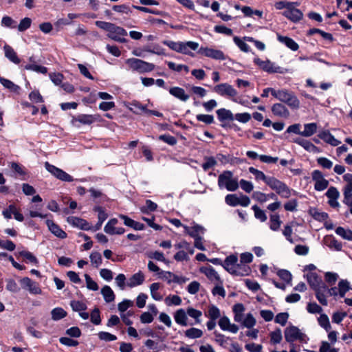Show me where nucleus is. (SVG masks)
I'll list each match as a JSON object with an SVG mask.
<instances>
[{
	"mask_svg": "<svg viewBox=\"0 0 352 352\" xmlns=\"http://www.w3.org/2000/svg\"><path fill=\"white\" fill-rule=\"evenodd\" d=\"M239 185H240L241 188L246 192L250 193L253 190L254 186L251 182L241 179Z\"/></svg>",
	"mask_w": 352,
	"mask_h": 352,
	"instance_id": "69168bd1",
	"label": "nucleus"
},
{
	"mask_svg": "<svg viewBox=\"0 0 352 352\" xmlns=\"http://www.w3.org/2000/svg\"><path fill=\"white\" fill-rule=\"evenodd\" d=\"M67 221L72 226L79 228L81 230H89L92 228L86 220L79 217L71 216L67 217Z\"/></svg>",
	"mask_w": 352,
	"mask_h": 352,
	"instance_id": "aec40b11",
	"label": "nucleus"
},
{
	"mask_svg": "<svg viewBox=\"0 0 352 352\" xmlns=\"http://www.w3.org/2000/svg\"><path fill=\"white\" fill-rule=\"evenodd\" d=\"M198 53L214 60H224L226 59V56L221 50L214 48L201 47Z\"/></svg>",
	"mask_w": 352,
	"mask_h": 352,
	"instance_id": "9b49d317",
	"label": "nucleus"
},
{
	"mask_svg": "<svg viewBox=\"0 0 352 352\" xmlns=\"http://www.w3.org/2000/svg\"><path fill=\"white\" fill-rule=\"evenodd\" d=\"M324 244L331 250L340 251L342 245L341 243L332 236H326L324 239Z\"/></svg>",
	"mask_w": 352,
	"mask_h": 352,
	"instance_id": "7c9ffc66",
	"label": "nucleus"
},
{
	"mask_svg": "<svg viewBox=\"0 0 352 352\" xmlns=\"http://www.w3.org/2000/svg\"><path fill=\"white\" fill-rule=\"evenodd\" d=\"M169 93L183 102H186L189 99V96L186 94L184 89L179 87L170 88Z\"/></svg>",
	"mask_w": 352,
	"mask_h": 352,
	"instance_id": "bb28decb",
	"label": "nucleus"
},
{
	"mask_svg": "<svg viewBox=\"0 0 352 352\" xmlns=\"http://www.w3.org/2000/svg\"><path fill=\"white\" fill-rule=\"evenodd\" d=\"M254 62L261 69L268 73L285 74L288 72L287 69L276 65L270 60H262L259 58H255Z\"/></svg>",
	"mask_w": 352,
	"mask_h": 352,
	"instance_id": "423d86ee",
	"label": "nucleus"
},
{
	"mask_svg": "<svg viewBox=\"0 0 352 352\" xmlns=\"http://www.w3.org/2000/svg\"><path fill=\"white\" fill-rule=\"evenodd\" d=\"M267 186L282 197L288 198L291 195V189L285 183L274 177L267 181Z\"/></svg>",
	"mask_w": 352,
	"mask_h": 352,
	"instance_id": "39448f33",
	"label": "nucleus"
},
{
	"mask_svg": "<svg viewBox=\"0 0 352 352\" xmlns=\"http://www.w3.org/2000/svg\"><path fill=\"white\" fill-rule=\"evenodd\" d=\"M217 164V161L214 157H205L204 162L202 164L203 169L206 171Z\"/></svg>",
	"mask_w": 352,
	"mask_h": 352,
	"instance_id": "13d9d810",
	"label": "nucleus"
},
{
	"mask_svg": "<svg viewBox=\"0 0 352 352\" xmlns=\"http://www.w3.org/2000/svg\"><path fill=\"white\" fill-rule=\"evenodd\" d=\"M351 289L349 282L346 280H341L338 283V294L340 297H344L346 293Z\"/></svg>",
	"mask_w": 352,
	"mask_h": 352,
	"instance_id": "37998d69",
	"label": "nucleus"
},
{
	"mask_svg": "<svg viewBox=\"0 0 352 352\" xmlns=\"http://www.w3.org/2000/svg\"><path fill=\"white\" fill-rule=\"evenodd\" d=\"M218 186L219 188H226L228 191H235L239 188L237 178L234 177L230 170H224L218 177Z\"/></svg>",
	"mask_w": 352,
	"mask_h": 352,
	"instance_id": "7ed1b4c3",
	"label": "nucleus"
},
{
	"mask_svg": "<svg viewBox=\"0 0 352 352\" xmlns=\"http://www.w3.org/2000/svg\"><path fill=\"white\" fill-rule=\"evenodd\" d=\"M218 324L223 331H228L233 333H236L239 331L238 326L234 324H232L227 316L221 317L219 319Z\"/></svg>",
	"mask_w": 352,
	"mask_h": 352,
	"instance_id": "412c9836",
	"label": "nucleus"
},
{
	"mask_svg": "<svg viewBox=\"0 0 352 352\" xmlns=\"http://www.w3.org/2000/svg\"><path fill=\"white\" fill-rule=\"evenodd\" d=\"M272 113L277 117L287 118L290 113L288 109L282 103H276L272 107Z\"/></svg>",
	"mask_w": 352,
	"mask_h": 352,
	"instance_id": "5701e85b",
	"label": "nucleus"
},
{
	"mask_svg": "<svg viewBox=\"0 0 352 352\" xmlns=\"http://www.w3.org/2000/svg\"><path fill=\"white\" fill-rule=\"evenodd\" d=\"M52 318L54 320H59L67 316V312L60 307H56L51 311Z\"/></svg>",
	"mask_w": 352,
	"mask_h": 352,
	"instance_id": "de8ad7c7",
	"label": "nucleus"
},
{
	"mask_svg": "<svg viewBox=\"0 0 352 352\" xmlns=\"http://www.w3.org/2000/svg\"><path fill=\"white\" fill-rule=\"evenodd\" d=\"M101 294H102L104 299L107 302H111L115 300L114 292L108 285H105L102 288Z\"/></svg>",
	"mask_w": 352,
	"mask_h": 352,
	"instance_id": "f704fd0d",
	"label": "nucleus"
},
{
	"mask_svg": "<svg viewBox=\"0 0 352 352\" xmlns=\"http://www.w3.org/2000/svg\"><path fill=\"white\" fill-rule=\"evenodd\" d=\"M96 120L94 116L80 114L74 118V122H78L83 124H91Z\"/></svg>",
	"mask_w": 352,
	"mask_h": 352,
	"instance_id": "e433bc0d",
	"label": "nucleus"
},
{
	"mask_svg": "<svg viewBox=\"0 0 352 352\" xmlns=\"http://www.w3.org/2000/svg\"><path fill=\"white\" fill-rule=\"evenodd\" d=\"M325 195L329 199L328 204L331 207L338 208L340 206V204L338 201V199L340 197V192L336 187H330L326 192Z\"/></svg>",
	"mask_w": 352,
	"mask_h": 352,
	"instance_id": "a211bd4d",
	"label": "nucleus"
},
{
	"mask_svg": "<svg viewBox=\"0 0 352 352\" xmlns=\"http://www.w3.org/2000/svg\"><path fill=\"white\" fill-rule=\"evenodd\" d=\"M174 319L175 322L182 326H187V313L183 309L177 310L174 314Z\"/></svg>",
	"mask_w": 352,
	"mask_h": 352,
	"instance_id": "c85d7f7f",
	"label": "nucleus"
},
{
	"mask_svg": "<svg viewBox=\"0 0 352 352\" xmlns=\"http://www.w3.org/2000/svg\"><path fill=\"white\" fill-rule=\"evenodd\" d=\"M282 221L280 217L277 214H271L270 217V228L273 231H277L279 230L281 226Z\"/></svg>",
	"mask_w": 352,
	"mask_h": 352,
	"instance_id": "c9c22d12",
	"label": "nucleus"
},
{
	"mask_svg": "<svg viewBox=\"0 0 352 352\" xmlns=\"http://www.w3.org/2000/svg\"><path fill=\"white\" fill-rule=\"evenodd\" d=\"M0 82L5 88L12 92H18L20 89V87L13 82L1 76H0Z\"/></svg>",
	"mask_w": 352,
	"mask_h": 352,
	"instance_id": "58836bf2",
	"label": "nucleus"
},
{
	"mask_svg": "<svg viewBox=\"0 0 352 352\" xmlns=\"http://www.w3.org/2000/svg\"><path fill=\"white\" fill-rule=\"evenodd\" d=\"M205 230L203 226L195 223L194 226L191 227L190 236L193 239L200 237L204 234Z\"/></svg>",
	"mask_w": 352,
	"mask_h": 352,
	"instance_id": "09e8293b",
	"label": "nucleus"
},
{
	"mask_svg": "<svg viewBox=\"0 0 352 352\" xmlns=\"http://www.w3.org/2000/svg\"><path fill=\"white\" fill-rule=\"evenodd\" d=\"M256 324V320L252 314H248L243 320L242 325L246 328L250 329Z\"/></svg>",
	"mask_w": 352,
	"mask_h": 352,
	"instance_id": "4d7b16f0",
	"label": "nucleus"
},
{
	"mask_svg": "<svg viewBox=\"0 0 352 352\" xmlns=\"http://www.w3.org/2000/svg\"><path fill=\"white\" fill-rule=\"evenodd\" d=\"M5 56L10 61L15 64L20 63V59L18 58L16 53L14 52L13 48L8 45H6L3 47Z\"/></svg>",
	"mask_w": 352,
	"mask_h": 352,
	"instance_id": "c756f323",
	"label": "nucleus"
},
{
	"mask_svg": "<svg viewBox=\"0 0 352 352\" xmlns=\"http://www.w3.org/2000/svg\"><path fill=\"white\" fill-rule=\"evenodd\" d=\"M85 278L86 281V285L88 289L92 291H97L98 289V284L90 277L89 275L85 274Z\"/></svg>",
	"mask_w": 352,
	"mask_h": 352,
	"instance_id": "052dcab7",
	"label": "nucleus"
},
{
	"mask_svg": "<svg viewBox=\"0 0 352 352\" xmlns=\"http://www.w3.org/2000/svg\"><path fill=\"white\" fill-rule=\"evenodd\" d=\"M90 261L92 265H94L96 267H98L102 261L101 254L98 252H92L90 256Z\"/></svg>",
	"mask_w": 352,
	"mask_h": 352,
	"instance_id": "603ef678",
	"label": "nucleus"
},
{
	"mask_svg": "<svg viewBox=\"0 0 352 352\" xmlns=\"http://www.w3.org/2000/svg\"><path fill=\"white\" fill-rule=\"evenodd\" d=\"M293 142L301 146L309 152L314 153L319 152V148L307 140L296 138L293 140Z\"/></svg>",
	"mask_w": 352,
	"mask_h": 352,
	"instance_id": "393cba45",
	"label": "nucleus"
},
{
	"mask_svg": "<svg viewBox=\"0 0 352 352\" xmlns=\"http://www.w3.org/2000/svg\"><path fill=\"white\" fill-rule=\"evenodd\" d=\"M31 23H32L31 19H30L28 17H25V18L23 19L20 21V23L18 25L19 31L23 32V31L26 30L27 29H28L30 27Z\"/></svg>",
	"mask_w": 352,
	"mask_h": 352,
	"instance_id": "774afa93",
	"label": "nucleus"
},
{
	"mask_svg": "<svg viewBox=\"0 0 352 352\" xmlns=\"http://www.w3.org/2000/svg\"><path fill=\"white\" fill-rule=\"evenodd\" d=\"M185 336L190 339L199 338L203 336L202 330L192 327L185 331Z\"/></svg>",
	"mask_w": 352,
	"mask_h": 352,
	"instance_id": "ea45409f",
	"label": "nucleus"
},
{
	"mask_svg": "<svg viewBox=\"0 0 352 352\" xmlns=\"http://www.w3.org/2000/svg\"><path fill=\"white\" fill-rule=\"evenodd\" d=\"M129 109L136 114H140L141 113H145L146 107L139 102L134 100L129 104Z\"/></svg>",
	"mask_w": 352,
	"mask_h": 352,
	"instance_id": "a19ab883",
	"label": "nucleus"
},
{
	"mask_svg": "<svg viewBox=\"0 0 352 352\" xmlns=\"http://www.w3.org/2000/svg\"><path fill=\"white\" fill-rule=\"evenodd\" d=\"M70 305L74 311H81L87 309L86 305L79 300H72L70 302Z\"/></svg>",
	"mask_w": 352,
	"mask_h": 352,
	"instance_id": "680f3d73",
	"label": "nucleus"
},
{
	"mask_svg": "<svg viewBox=\"0 0 352 352\" xmlns=\"http://www.w3.org/2000/svg\"><path fill=\"white\" fill-rule=\"evenodd\" d=\"M1 23L2 26L10 28H15L16 22L10 16H5L2 18Z\"/></svg>",
	"mask_w": 352,
	"mask_h": 352,
	"instance_id": "e2e57ef3",
	"label": "nucleus"
},
{
	"mask_svg": "<svg viewBox=\"0 0 352 352\" xmlns=\"http://www.w3.org/2000/svg\"><path fill=\"white\" fill-rule=\"evenodd\" d=\"M233 40L234 43L240 48L241 51L244 52H248L250 51L249 45L240 38L234 36Z\"/></svg>",
	"mask_w": 352,
	"mask_h": 352,
	"instance_id": "0e129e2a",
	"label": "nucleus"
},
{
	"mask_svg": "<svg viewBox=\"0 0 352 352\" xmlns=\"http://www.w3.org/2000/svg\"><path fill=\"white\" fill-rule=\"evenodd\" d=\"M199 48V43L194 41L180 42L179 53L194 56L192 50L195 51Z\"/></svg>",
	"mask_w": 352,
	"mask_h": 352,
	"instance_id": "6ab92c4d",
	"label": "nucleus"
},
{
	"mask_svg": "<svg viewBox=\"0 0 352 352\" xmlns=\"http://www.w3.org/2000/svg\"><path fill=\"white\" fill-rule=\"evenodd\" d=\"M46 224L50 231L56 236L60 239H65L67 234L57 224L52 220H47Z\"/></svg>",
	"mask_w": 352,
	"mask_h": 352,
	"instance_id": "b1692460",
	"label": "nucleus"
},
{
	"mask_svg": "<svg viewBox=\"0 0 352 352\" xmlns=\"http://www.w3.org/2000/svg\"><path fill=\"white\" fill-rule=\"evenodd\" d=\"M336 233L344 239L352 241V231L349 229L338 227L336 230Z\"/></svg>",
	"mask_w": 352,
	"mask_h": 352,
	"instance_id": "c03bdc74",
	"label": "nucleus"
},
{
	"mask_svg": "<svg viewBox=\"0 0 352 352\" xmlns=\"http://www.w3.org/2000/svg\"><path fill=\"white\" fill-rule=\"evenodd\" d=\"M19 282L22 288L28 290L32 294H41L42 292L38 283L28 277L21 278Z\"/></svg>",
	"mask_w": 352,
	"mask_h": 352,
	"instance_id": "ddd939ff",
	"label": "nucleus"
},
{
	"mask_svg": "<svg viewBox=\"0 0 352 352\" xmlns=\"http://www.w3.org/2000/svg\"><path fill=\"white\" fill-rule=\"evenodd\" d=\"M327 290V287L326 286V289L320 288L318 290H316V297L318 299V300L324 306H327L328 302L326 298L325 292Z\"/></svg>",
	"mask_w": 352,
	"mask_h": 352,
	"instance_id": "8fccbe9b",
	"label": "nucleus"
},
{
	"mask_svg": "<svg viewBox=\"0 0 352 352\" xmlns=\"http://www.w3.org/2000/svg\"><path fill=\"white\" fill-rule=\"evenodd\" d=\"M285 338L288 342L292 343L295 340L304 341L305 335L295 326H289L285 329Z\"/></svg>",
	"mask_w": 352,
	"mask_h": 352,
	"instance_id": "0eeeda50",
	"label": "nucleus"
},
{
	"mask_svg": "<svg viewBox=\"0 0 352 352\" xmlns=\"http://www.w3.org/2000/svg\"><path fill=\"white\" fill-rule=\"evenodd\" d=\"M24 69L26 70H30L41 74H46L47 72V67L41 65H38L35 63L27 64L26 65H25Z\"/></svg>",
	"mask_w": 352,
	"mask_h": 352,
	"instance_id": "49530a36",
	"label": "nucleus"
},
{
	"mask_svg": "<svg viewBox=\"0 0 352 352\" xmlns=\"http://www.w3.org/2000/svg\"><path fill=\"white\" fill-rule=\"evenodd\" d=\"M45 167L48 172H50L55 177L61 181L72 182L74 180L72 177L69 175L68 173H67L62 169H60L56 167L55 166L50 164L47 162L45 163Z\"/></svg>",
	"mask_w": 352,
	"mask_h": 352,
	"instance_id": "6e6552de",
	"label": "nucleus"
},
{
	"mask_svg": "<svg viewBox=\"0 0 352 352\" xmlns=\"http://www.w3.org/2000/svg\"><path fill=\"white\" fill-rule=\"evenodd\" d=\"M252 209L254 212V217L257 219H259L261 222H264L267 220V216L265 212L263 210H261L259 207L254 205L252 207Z\"/></svg>",
	"mask_w": 352,
	"mask_h": 352,
	"instance_id": "6e6d98bb",
	"label": "nucleus"
},
{
	"mask_svg": "<svg viewBox=\"0 0 352 352\" xmlns=\"http://www.w3.org/2000/svg\"><path fill=\"white\" fill-rule=\"evenodd\" d=\"M126 35L127 32L124 28L117 26L115 24L110 28L107 34L109 38L120 43L126 42V39L124 37Z\"/></svg>",
	"mask_w": 352,
	"mask_h": 352,
	"instance_id": "f8f14e48",
	"label": "nucleus"
},
{
	"mask_svg": "<svg viewBox=\"0 0 352 352\" xmlns=\"http://www.w3.org/2000/svg\"><path fill=\"white\" fill-rule=\"evenodd\" d=\"M317 129L318 126L315 122L305 124H304V130L302 131V136L310 137L316 133Z\"/></svg>",
	"mask_w": 352,
	"mask_h": 352,
	"instance_id": "473e14b6",
	"label": "nucleus"
},
{
	"mask_svg": "<svg viewBox=\"0 0 352 352\" xmlns=\"http://www.w3.org/2000/svg\"><path fill=\"white\" fill-rule=\"evenodd\" d=\"M144 275L142 272L140 271L134 274L129 278L126 283V285L131 288L135 287L136 286L142 285L144 283Z\"/></svg>",
	"mask_w": 352,
	"mask_h": 352,
	"instance_id": "a878e982",
	"label": "nucleus"
},
{
	"mask_svg": "<svg viewBox=\"0 0 352 352\" xmlns=\"http://www.w3.org/2000/svg\"><path fill=\"white\" fill-rule=\"evenodd\" d=\"M249 172L254 175L256 180H262L267 185V181L271 177H267L262 171L254 168L250 167Z\"/></svg>",
	"mask_w": 352,
	"mask_h": 352,
	"instance_id": "4c0bfd02",
	"label": "nucleus"
},
{
	"mask_svg": "<svg viewBox=\"0 0 352 352\" xmlns=\"http://www.w3.org/2000/svg\"><path fill=\"white\" fill-rule=\"evenodd\" d=\"M319 324L323 327L327 331H329L331 327L329 322V319L326 314H321L318 318Z\"/></svg>",
	"mask_w": 352,
	"mask_h": 352,
	"instance_id": "864d4df0",
	"label": "nucleus"
},
{
	"mask_svg": "<svg viewBox=\"0 0 352 352\" xmlns=\"http://www.w3.org/2000/svg\"><path fill=\"white\" fill-rule=\"evenodd\" d=\"M305 276L306 277L309 286L314 291L318 290L321 287L326 289V285L322 282L321 278L316 273L309 272L305 275Z\"/></svg>",
	"mask_w": 352,
	"mask_h": 352,
	"instance_id": "4468645a",
	"label": "nucleus"
},
{
	"mask_svg": "<svg viewBox=\"0 0 352 352\" xmlns=\"http://www.w3.org/2000/svg\"><path fill=\"white\" fill-rule=\"evenodd\" d=\"M182 302V298L177 295L168 296L165 298V302L168 306L180 305Z\"/></svg>",
	"mask_w": 352,
	"mask_h": 352,
	"instance_id": "3c124183",
	"label": "nucleus"
},
{
	"mask_svg": "<svg viewBox=\"0 0 352 352\" xmlns=\"http://www.w3.org/2000/svg\"><path fill=\"white\" fill-rule=\"evenodd\" d=\"M318 137L324 140L325 142L336 146L340 144V142L336 139L334 136L328 131H323L320 132Z\"/></svg>",
	"mask_w": 352,
	"mask_h": 352,
	"instance_id": "cd10ccee",
	"label": "nucleus"
},
{
	"mask_svg": "<svg viewBox=\"0 0 352 352\" xmlns=\"http://www.w3.org/2000/svg\"><path fill=\"white\" fill-rule=\"evenodd\" d=\"M307 310L311 314H320L322 309L316 302H309L307 304Z\"/></svg>",
	"mask_w": 352,
	"mask_h": 352,
	"instance_id": "338daca9",
	"label": "nucleus"
},
{
	"mask_svg": "<svg viewBox=\"0 0 352 352\" xmlns=\"http://www.w3.org/2000/svg\"><path fill=\"white\" fill-rule=\"evenodd\" d=\"M272 95L282 102L287 104L293 109L300 107V101L296 95L287 89L272 91Z\"/></svg>",
	"mask_w": 352,
	"mask_h": 352,
	"instance_id": "f03ea898",
	"label": "nucleus"
},
{
	"mask_svg": "<svg viewBox=\"0 0 352 352\" xmlns=\"http://www.w3.org/2000/svg\"><path fill=\"white\" fill-rule=\"evenodd\" d=\"M213 91L217 94L223 96L233 98L236 96V90L230 85L228 83H221L216 85L213 88Z\"/></svg>",
	"mask_w": 352,
	"mask_h": 352,
	"instance_id": "1a4fd4ad",
	"label": "nucleus"
},
{
	"mask_svg": "<svg viewBox=\"0 0 352 352\" xmlns=\"http://www.w3.org/2000/svg\"><path fill=\"white\" fill-rule=\"evenodd\" d=\"M118 221L116 218L111 219L105 225L104 228V231L111 235L114 234H122L124 233L125 230L123 228H116V225L118 223Z\"/></svg>",
	"mask_w": 352,
	"mask_h": 352,
	"instance_id": "f3484780",
	"label": "nucleus"
},
{
	"mask_svg": "<svg viewBox=\"0 0 352 352\" xmlns=\"http://www.w3.org/2000/svg\"><path fill=\"white\" fill-rule=\"evenodd\" d=\"M278 40L293 51H296L299 47L297 43L287 36L278 35Z\"/></svg>",
	"mask_w": 352,
	"mask_h": 352,
	"instance_id": "2f4dec72",
	"label": "nucleus"
},
{
	"mask_svg": "<svg viewBox=\"0 0 352 352\" xmlns=\"http://www.w3.org/2000/svg\"><path fill=\"white\" fill-rule=\"evenodd\" d=\"M208 317L212 320H217L221 317L219 309L214 305H210L208 307Z\"/></svg>",
	"mask_w": 352,
	"mask_h": 352,
	"instance_id": "a18cd8bd",
	"label": "nucleus"
},
{
	"mask_svg": "<svg viewBox=\"0 0 352 352\" xmlns=\"http://www.w3.org/2000/svg\"><path fill=\"white\" fill-rule=\"evenodd\" d=\"M292 6L288 10H285L283 12V16L294 23L298 22L303 17L302 12L299 9L296 8L295 6Z\"/></svg>",
	"mask_w": 352,
	"mask_h": 352,
	"instance_id": "2eb2a0df",
	"label": "nucleus"
},
{
	"mask_svg": "<svg viewBox=\"0 0 352 352\" xmlns=\"http://www.w3.org/2000/svg\"><path fill=\"white\" fill-rule=\"evenodd\" d=\"M225 201L228 206L232 207L239 206V197L235 194L227 195L225 197Z\"/></svg>",
	"mask_w": 352,
	"mask_h": 352,
	"instance_id": "bf43d9fd",
	"label": "nucleus"
},
{
	"mask_svg": "<svg viewBox=\"0 0 352 352\" xmlns=\"http://www.w3.org/2000/svg\"><path fill=\"white\" fill-rule=\"evenodd\" d=\"M217 114L218 119L221 122L234 120V116L230 110L223 108L218 109L217 111Z\"/></svg>",
	"mask_w": 352,
	"mask_h": 352,
	"instance_id": "72a5a7b5",
	"label": "nucleus"
},
{
	"mask_svg": "<svg viewBox=\"0 0 352 352\" xmlns=\"http://www.w3.org/2000/svg\"><path fill=\"white\" fill-rule=\"evenodd\" d=\"M160 288V284L159 283H154L150 285L151 295L155 300L160 301L162 300L163 296L158 292V289Z\"/></svg>",
	"mask_w": 352,
	"mask_h": 352,
	"instance_id": "79ce46f5",
	"label": "nucleus"
},
{
	"mask_svg": "<svg viewBox=\"0 0 352 352\" xmlns=\"http://www.w3.org/2000/svg\"><path fill=\"white\" fill-rule=\"evenodd\" d=\"M126 64L133 71H136L139 73H146L151 72L154 69L155 65L142 60L141 59L131 58L126 60Z\"/></svg>",
	"mask_w": 352,
	"mask_h": 352,
	"instance_id": "20e7f679",
	"label": "nucleus"
},
{
	"mask_svg": "<svg viewBox=\"0 0 352 352\" xmlns=\"http://www.w3.org/2000/svg\"><path fill=\"white\" fill-rule=\"evenodd\" d=\"M283 338L282 332L280 329H277L270 333V341L272 344H278Z\"/></svg>",
	"mask_w": 352,
	"mask_h": 352,
	"instance_id": "5fc2aeb1",
	"label": "nucleus"
},
{
	"mask_svg": "<svg viewBox=\"0 0 352 352\" xmlns=\"http://www.w3.org/2000/svg\"><path fill=\"white\" fill-rule=\"evenodd\" d=\"M311 177L315 182L314 188L316 190L322 191L328 187L329 182L327 180L322 172L318 170H315L311 173Z\"/></svg>",
	"mask_w": 352,
	"mask_h": 352,
	"instance_id": "9d476101",
	"label": "nucleus"
},
{
	"mask_svg": "<svg viewBox=\"0 0 352 352\" xmlns=\"http://www.w3.org/2000/svg\"><path fill=\"white\" fill-rule=\"evenodd\" d=\"M199 271L204 274L210 281L214 283L220 282L219 275L212 266L201 267Z\"/></svg>",
	"mask_w": 352,
	"mask_h": 352,
	"instance_id": "4be33fe9",
	"label": "nucleus"
},
{
	"mask_svg": "<svg viewBox=\"0 0 352 352\" xmlns=\"http://www.w3.org/2000/svg\"><path fill=\"white\" fill-rule=\"evenodd\" d=\"M160 278L163 280H165L167 281L168 284L171 283H175L178 284H182L186 283L188 279L183 277V276H179L170 272H164L161 271L160 272Z\"/></svg>",
	"mask_w": 352,
	"mask_h": 352,
	"instance_id": "dca6fc26",
	"label": "nucleus"
},
{
	"mask_svg": "<svg viewBox=\"0 0 352 352\" xmlns=\"http://www.w3.org/2000/svg\"><path fill=\"white\" fill-rule=\"evenodd\" d=\"M238 262V258L236 255H230L224 261L223 267L230 274L236 276H247L250 274L251 270L249 266L240 265Z\"/></svg>",
	"mask_w": 352,
	"mask_h": 352,
	"instance_id": "f257e3e1",
	"label": "nucleus"
}]
</instances>
